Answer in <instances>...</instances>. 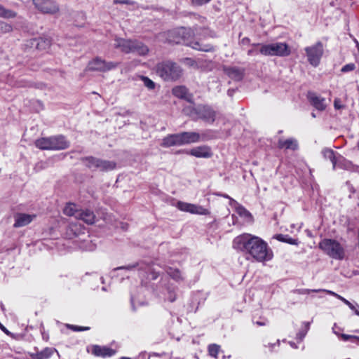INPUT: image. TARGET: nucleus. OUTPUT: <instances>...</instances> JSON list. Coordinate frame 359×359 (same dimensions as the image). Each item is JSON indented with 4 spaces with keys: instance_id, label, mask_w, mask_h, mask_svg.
Listing matches in <instances>:
<instances>
[{
    "instance_id": "nucleus-21",
    "label": "nucleus",
    "mask_w": 359,
    "mask_h": 359,
    "mask_svg": "<svg viewBox=\"0 0 359 359\" xmlns=\"http://www.w3.org/2000/svg\"><path fill=\"white\" fill-rule=\"evenodd\" d=\"M224 72L230 78L236 81L241 80L243 76V71L237 67H226Z\"/></svg>"
},
{
    "instance_id": "nucleus-10",
    "label": "nucleus",
    "mask_w": 359,
    "mask_h": 359,
    "mask_svg": "<svg viewBox=\"0 0 359 359\" xmlns=\"http://www.w3.org/2000/svg\"><path fill=\"white\" fill-rule=\"evenodd\" d=\"M35 8L43 14L55 15L59 13L60 6L54 0H32Z\"/></svg>"
},
{
    "instance_id": "nucleus-20",
    "label": "nucleus",
    "mask_w": 359,
    "mask_h": 359,
    "mask_svg": "<svg viewBox=\"0 0 359 359\" xmlns=\"http://www.w3.org/2000/svg\"><path fill=\"white\" fill-rule=\"evenodd\" d=\"M337 168H341L349 170L358 171L359 167L354 165L351 161L345 159L344 157L339 156L337 160Z\"/></svg>"
},
{
    "instance_id": "nucleus-19",
    "label": "nucleus",
    "mask_w": 359,
    "mask_h": 359,
    "mask_svg": "<svg viewBox=\"0 0 359 359\" xmlns=\"http://www.w3.org/2000/svg\"><path fill=\"white\" fill-rule=\"evenodd\" d=\"M95 218L94 213L88 210H81L80 212L76 215V219L82 220L88 224H93Z\"/></svg>"
},
{
    "instance_id": "nucleus-23",
    "label": "nucleus",
    "mask_w": 359,
    "mask_h": 359,
    "mask_svg": "<svg viewBox=\"0 0 359 359\" xmlns=\"http://www.w3.org/2000/svg\"><path fill=\"white\" fill-rule=\"evenodd\" d=\"M93 352L95 355L102 357L111 356L114 354V351L111 348L100 346H93Z\"/></svg>"
},
{
    "instance_id": "nucleus-53",
    "label": "nucleus",
    "mask_w": 359,
    "mask_h": 359,
    "mask_svg": "<svg viewBox=\"0 0 359 359\" xmlns=\"http://www.w3.org/2000/svg\"><path fill=\"white\" fill-rule=\"evenodd\" d=\"M157 277H158L157 274H156V273H153V274H152V277H151V278H152V279H156Z\"/></svg>"
},
{
    "instance_id": "nucleus-37",
    "label": "nucleus",
    "mask_w": 359,
    "mask_h": 359,
    "mask_svg": "<svg viewBox=\"0 0 359 359\" xmlns=\"http://www.w3.org/2000/svg\"><path fill=\"white\" fill-rule=\"evenodd\" d=\"M316 291L317 292H325L326 294L332 295V296L337 297V299H340L341 301H342L344 304H345V302L347 300L345 298H344L343 297H341V295H339V294H337L334 292H332L331 290H325V289H318Z\"/></svg>"
},
{
    "instance_id": "nucleus-40",
    "label": "nucleus",
    "mask_w": 359,
    "mask_h": 359,
    "mask_svg": "<svg viewBox=\"0 0 359 359\" xmlns=\"http://www.w3.org/2000/svg\"><path fill=\"white\" fill-rule=\"evenodd\" d=\"M172 135V139H173V142L175 144V146L183 145L181 133H177V134H173Z\"/></svg>"
},
{
    "instance_id": "nucleus-36",
    "label": "nucleus",
    "mask_w": 359,
    "mask_h": 359,
    "mask_svg": "<svg viewBox=\"0 0 359 359\" xmlns=\"http://www.w3.org/2000/svg\"><path fill=\"white\" fill-rule=\"evenodd\" d=\"M141 80L142 81L144 85L149 89H154L155 87V83L150 79L146 76H141Z\"/></svg>"
},
{
    "instance_id": "nucleus-28",
    "label": "nucleus",
    "mask_w": 359,
    "mask_h": 359,
    "mask_svg": "<svg viewBox=\"0 0 359 359\" xmlns=\"http://www.w3.org/2000/svg\"><path fill=\"white\" fill-rule=\"evenodd\" d=\"M81 210L77 209V206L74 203H68L64 208V214L67 216H74L76 219V215L80 212Z\"/></svg>"
},
{
    "instance_id": "nucleus-45",
    "label": "nucleus",
    "mask_w": 359,
    "mask_h": 359,
    "mask_svg": "<svg viewBox=\"0 0 359 359\" xmlns=\"http://www.w3.org/2000/svg\"><path fill=\"white\" fill-rule=\"evenodd\" d=\"M210 1V0H192V2L194 5L201 6L208 3Z\"/></svg>"
},
{
    "instance_id": "nucleus-17",
    "label": "nucleus",
    "mask_w": 359,
    "mask_h": 359,
    "mask_svg": "<svg viewBox=\"0 0 359 359\" xmlns=\"http://www.w3.org/2000/svg\"><path fill=\"white\" fill-rule=\"evenodd\" d=\"M51 144L52 150L65 149H67L69 145V142L65 140V137L61 135L52 137Z\"/></svg>"
},
{
    "instance_id": "nucleus-29",
    "label": "nucleus",
    "mask_w": 359,
    "mask_h": 359,
    "mask_svg": "<svg viewBox=\"0 0 359 359\" xmlns=\"http://www.w3.org/2000/svg\"><path fill=\"white\" fill-rule=\"evenodd\" d=\"M273 238L279 241L287 243L291 245H297L299 244V241L297 239H294L289 237L288 236H285L283 234H276L273 236Z\"/></svg>"
},
{
    "instance_id": "nucleus-34",
    "label": "nucleus",
    "mask_w": 359,
    "mask_h": 359,
    "mask_svg": "<svg viewBox=\"0 0 359 359\" xmlns=\"http://www.w3.org/2000/svg\"><path fill=\"white\" fill-rule=\"evenodd\" d=\"M12 30H13L12 25L5 22L0 21V33H1V34L9 33V32H12Z\"/></svg>"
},
{
    "instance_id": "nucleus-50",
    "label": "nucleus",
    "mask_w": 359,
    "mask_h": 359,
    "mask_svg": "<svg viewBox=\"0 0 359 359\" xmlns=\"http://www.w3.org/2000/svg\"><path fill=\"white\" fill-rule=\"evenodd\" d=\"M345 304H346L351 309H353V304L351 303L349 301L346 300Z\"/></svg>"
},
{
    "instance_id": "nucleus-11",
    "label": "nucleus",
    "mask_w": 359,
    "mask_h": 359,
    "mask_svg": "<svg viewBox=\"0 0 359 359\" xmlns=\"http://www.w3.org/2000/svg\"><path fill=\"white\" fill-rule=\"evenodd\" d=\"M176 207L181 211L196 214L200 215H207L210 214L209 210L201 205L178 201Z\"/></svg>"
},
{
    "instance_id": "nucleus-8",
    "label": "nucleus",
    "mask_w": 359,
    "mask_h": 359,
    "mask_svg": "<svg viewBox=\"0 0 359 359\" xmlns=\"http://www.w3.org/2000/svg\"><path fill=\"white\" fill-rule=\"evenodd\" d=\"M83 162L87 167L92 170L109 171L116 168V163L114 161L101 160L92 156L84 158Z\"/></svg>"
},
{
    "instance_id": "nucleus-2",
    "label": "nucleus",
    "mask_w": 359,
    "mask_h": 359,
    "mask_svg": "<svg viewBox=\"0 0 359 359\" xmlns=\"http://www.w3.org/2000/svg\"><path fill=\"white\" fill-rule=\"evenodd\" d=\"M189 30L185 28H180L172 31H169L159 35V39H165L168 43H184L191 46L192 48L201 51H211L212 46L208 44H202L199 41H189L187 35L189 34Z\"/></svg>"
},
{
    "instance_id": "nucleus-4",
    "label": "nucleus",
    "mask_w": 359,
    "mask_h": 359,
    "mask_svg": "<svg viewBox=\"0 0 359 359\" xmlns=\"http://www.w3.org/2000/svg\"><path fill=\"white\" fill-rule=\"evenodd\" d=\"M114 46L116 48H120L121 51L126 53L136 52L140 55H145L149 52L147 46L138 41L118 38L115 40Z\"/></svg>"
},
{
    "instance_id": "nucleus-38",
    "label": "nucleus",
    "mask_w": 359,
    "mask_h": 359,
    "mask_svg": "<svg viewBox=\"0 0 359 359\" xmlns=\"http://www.w3.org/2000/svg\"><path fill=\"white\" fill-rule=\"evenodd\" d=\"M208 351L211 356L216 358L219 351V346L216 344L210 345L208 347Z\"/></svg>"
},
{
    "instance_id": "nucleus-26",
    "label": "nucleus",
    "mask_w": 359,
    "mask_h": 359,
    "mask_svg": "<svg viewBox=\"0 0 359 359\" xmlns=\"http://www.w3.org/2000/svg\"><path fill=\"white\" fill-rule=\"evenodd\" d=\"M322 154L325 158L329 159L332 162L333 169H336L337 166V160L338 156L334 154V151L330 149H325L322 151Z\"/></svg>"
},
{
    "instance_id": "nucleus-31",
    "label": "nucleus",
    "mask_w": 359,
    "mask_h": 359,
    "mask_svg": "<svg viewBox=\"0 0 359 359\" xmlns=\"http://www.w3.org/2000/svg\"><path fill=\"white\" fill-rule=\"evenodd\" d=\"M16 16V13L9 10L6 9L3 6L0 4V17L4 18H13Z\"/></svg>"
},
{
    "instance_id": "nucleus-12",
    "label": "nucleus",
    "mask_w": 359,
    "mask_h": 359,
    "mask_svg": "<svg viewBox=\"0 0 359 359\" xmlns=\"http://www.w3.org/2000/svg\"><path fill=\"white\" fill-rule=\"evenodd\" d=\"M117 65V63L106 62L101 58L96 57L88 63V69L93 71L107 72L116 68Z\"/></svg>"
},
{
    "instance_id": "nucleus-9",
    "label": "nucleus",
    "mask_w": 359,
    "mask_h": 359,
    "mask_svg": "<svg viewBox=\"0 0 359 359\" xmlns=\"http://www.w3.org/2000/svg\"><path fill=\"white\" fill-rule=\"evenodd\" d=\"M304 50L310 65L315 67L318 66L323 54V43L318 42L311 46L306 47Z\"/></svg>"
},
{
    "instance_id": "nucleus-52",
    "label": "nucleus",
    "mask_w": 359,
    "mask_h": 359,
    "mask_svg": "<svg viewBox=\"0 0 359 359\" xmlns=\"http://www.w3.org/2000/svg\"><path fill=\"white\" fill-rule=\"evenodd\" d=\"M289 344L290 346L293 348H297V346L296 345L295 343L292 342V341H290L289 342Z\"/></svg>"
},
{
    "instance_id": "nucleus-24",
    "label": "nucleus",
    "mask_w": 359,
    "mask_h": 359,
    "mask_svg": "<svg viewBox=\"0 0 359 359\" xmlns=\"http://www.w3.org/2000/svg\"><path fill=\"white\" fill-rule=\"evenodd\" d=\"M172 93L175 96L183 98L189 102H191V95L188 93L187 88L184 86H177L172 89Z\"/></svg>"
},
{
    "instance_id": "nucleus-1",
    "label": "nucleus",
    "mask_w": 359,
    "mask_h": 359,
    "mask_svg": "<svg viewBox=\"0 0 359 359\" xmlns=\"http://www.w3.org/2000/svg\"><path fill=\"white\" fill-rule=\"evenodd\" d=\"M233 247L259 262L269 261L273 257V252L266 242L250 233L236 237L233 241Z\"/></svg>"
},
{
    "instance_id": "nucleus-33",
    "label": "nucleus",
    "mask_w": 359,
    "mask_h": 359,
    "mask_svg": "<svg viewBox=\"0 0 359 359\" xmlns=\"http://www.w3.org/2000/svg\"><path fill=\"white\" fill-rule=\"evenodd\" d=\"M339 337L344 341H350L352 343L359 344V337L346 334H341Z\"/></svg>"
},
{
    "instance_id": "nucleus-27",
    "label": "nucleus",
    "mask_w": 359,
    "mask_h": 359,
    "mask_svg": "<svg viewBox=\"0 0 359 359\" xmlns=\"http://www.w3.org/2000/svg\"><path fill=\"white\" fill-rule=\"evenodd\" d=\"M52 137L48 138H40L35 142L36 147L40 149H51Z\"/></svg>"
},
{
    "instance_id": "nucleus-46",
    "label": "nucleus",
    "mask_w": 359,
    "mask_h": 359,
    "mask_svg": "<svg viewBox=\"0 0 359 359\" xmlns=\"http://www.w3.org/2000/svg\"><path fill=\"white\" fill-rule=\"evenodd\" d=\"M334 106L335 109H341L343 107L341 102V100L339 99H335L334 100Z\"/></svg>"
},
{
    "instance_id": "nucleus-5",
    "label": "nucleus",
    "mask_w": 359,
    "mask_h": 359,
    "mask_svg": "<svg viewBox=\"0 0 359 359\" xmlns=\"http://www.w3.org/2000/svg\"><path fill=\"white\" fill-rule=\"evenodd\" d=\"M319 248L328 256L335 259H342L345 256L344 247L333 239H323L319 243Z\"/></svg>"
},
{
    "instance_id": "nucleus-14",
    "label": "nucleus",
    "mask_w": 359,
    "mask_h": 359,
    "mask_svg": "<svg viewBox=\"0 0 359 359\" xmlns=\"http://www.w3.org/2000/svg\"><path fill=\"white\" fill-rule=\"evenodd\" d=\"M224 197L229 198V205L235 209L237 214L245 219L247 222L252 221V217L251 214L243 206L238 204L235 200L229 198L228 196H224Z\"/></svg>"
},
{
    "instance_id": "nucleus-6",
    "label": "nucleus",
    "mask_w": 359,
    "mask_h": 359,
    "mask_svg": "<svg viewBox=\"0 0 359 359\" xmlns=\"http://www.w3.org/2000/svg\"><path fill=\"white\" fill-rule=\"evenodd\" d=\"M156 72L165 81L177 79L181 75V69L175 63L167 61L156 67Z\"/></svg>"
},
{
    "instance_id": "nucleus-15",
    "label": "nucleus",
    "mask_w": 359,
    "mask_h": 359,
    "mask_svg": "<svg viewBox=\"0 0 359 359\" xmlns=\"http://www.w3.org/2000/svg\"><path fill=\"white\" fill-rule=\"evenodd\" d=\"M182 143L184 144H189L196 143L200 141H203L205 138L196 132H183L181 133Z\"/></svg>"
},
{
    "instance_id": "nucleus-47",
    "label": "nucleus",
    "mask_w": 359,
    "mask_h": 359,
    "mask_svg": "<svg viewBox=\"0 0 359 359\" xmlns=\"http://www.w3.org/2000/svg\"><path fill=\"white\" fill-rule=\"evenodd\" d=\"M316 290H309V289H302V290H300L299 293V294H309L311 292H318L317 291H315Z\"/></svg>"
},
{
    "instance_id": "nucleus-32",
    "label": "nucleus",
    "mask_w": 359,
    "mask_h": 359,
    "mask_svg": "<svg viewBox=\"0 0 359 359\" xmlns=\"http://www.w3.org/2000/svg\"><path fill=\"white\" fill-rule=\"evenodd\" d=\"M163 297L165 300L173 302L176 299V293L174 290L168 287L165 290Z\"/></svg>"
},
{
    "instance_id": "nucleus-51",
    "label": "nucleus",
    "mask_w": 359,
    "mask_h": 359,
    "mask_svg": "<svg viewBox=\"0 0 359 359\" xmlns=\"http://www.w3.org/2000/svg\"><path fill=\"white\" fill-rule=\"evenodd\" d=\"M356 307H359L358 305H353V309H352L355 313V314L358 315L359 316V311L356 309Z\"/></svg>"
},
{
    "instance_id": "nucleus-25",
    "label": "nucleus",
    "mask_w": 359,
    "mask_h": 359,
    "mask_svg": "<svg viewBox=\"0 0 359 359\" xmlns=\"http://www.w3.org/2000/svg\"><path fill=\"white\" fill-rule=\"evenodd\" d=\"M278 147L282 149L294 150L297 148V143L295 140L292 138L287 140L280 139L278 141Z\"/></svg>"
},
{
    "instance_id": "nucleus-48",
    "label": "nucleus",
    "mask_w": 359,
    "mask_h": 359,
    "mask_svg": "<svg viewBox=\"0 0 359 359\" xmlns=\"http://www.w3.org/2000/svg\"><path fill=\"white\" fill-rule=\"evenodd\" d=\"M306 334V332H299V333L297 334V339L302 341L304 339V337H305Z\"/></svg>"
},
{
    "instance_id": "nucleus-56",
    "label": "nucleus",
    "mask_w": 359,
    "mask_h": 359,
    "mask_svg": "<svg viewBox=\"0 0 359 359\" xmlns=\"http://www.w3.org/2000/svg\"><path fill=\"white\" fill-rule=\"evenodd\" d=\"M121 359H130V358H127V357H122Z\"/></svg>"
},
{
    "instance_id": "nucleus-43",
    "label": "nucleus",
    "mask_w": 359,
    "mask_h": 359,
    "mask_svg": "<svg viewBox=\"0 0 359 359\" xmlns=\"http://www.w3.org/2000/svg\"><path fill=\"white\" fill-rule=\"evenodd\" d=\"M355 68V65L353 63H349V64H347V65H344L341 68V71L342 72H351V71L354 70Z\"/></svg>"
},
{
    "instance_id": "nucleus-30",
    "label": "nucleus",
    "mask_w": 359,
    "mask_h": 359,
    "mask_svg": "<svg viewBox=\"0 0 359 359\" xmlns=\"http://www.w3.org/2000/svg\"><path fill=\"white\" fill-rule=\"evenodd\" d=\"M167 273L173 280H175L176 281H180V280H183V277L182 276L181 272L177 269H173V268L170 267L167 269Z\"/></svg>"
},
{
    "instance_id": "nucleus-39",
    "label": "nucleus",
    "mask_w": 359,
    "mask_h": 359,
    "mask_svg": "<svg viewBox=\"0 0 359 359\" xmlns=\"http://www.w3.org/2000/svg\"><path fill=\"white\" fill-rule=\"evenodd\" d=\"M135 267V265H129L127 266H121L115 269V271H123L122 274L128 276V273L130 271H132Z\"/></svg>"
},
{
    "instance_id": "nucleus-55",
    "label": "nucleus",
    "mask_w": 359,
    "mask_h": 359,
    "mask_svg": "<svg viewBox=\"0 0 359 359\" xmlns=\"http://www.w3.org/2000/svg\"><path fill=\"white\" fill-rule=\"evenodd\" d=\"M122 3L128 4V0H125V1H122Z\"/></svg>"
},
{
    "instance_id": "nucleus-41",
    "label": "nucleus",
    "mask_w": 359,
    "mask_h": 359,
    "mask_svg": "<svg viewBox=\"0 0 359 359\" xmlns=\"http://www.w3.org/2000/svg\"><path fill=\"white\" fill-rule=\"evenodd\" d=\"M50 46V41L48 39H41L40 41L38 43V46L39 48H46Z\"/></svg>"
},
{
    "instance_id": "nucleus-44",
    "label": "nucleus",
    "mask_w": 359,
    "mask_h": 359,
    "mask_svg": "<svg viewBox=\"0 0 359 359\" xmlns=\"http://www.w3.org/2000/svg\"><path fill=\"white\" fill-rule=\"evenodd\" d=\"M279 345H280V341L277 340L276 342H275L273 344L268 343V344H265L264 346L266 347H268L270 351H273V349L276 346H279Z\"/></svg>"
},
{
    "instance_id": "nucleus-18",
    "label": "nucleus",
    "mask_w": 359,
    "mask_h": 359,
    "mask_svg": "<svg viewBox=\"0 0 359 359\" xmlns=\"http://www.w3.org/2000/svg\"><path fill=\"white\" fill-rule=\"evenodd\" d=\"M309 99L311 104L318 110H324L326 107L325 100L315 93H310Z\"/></svg>"
},
{
    "instance_id": "nucleus-7",
    "label": "nucleus",
    "mask_w": 359,
    "mask_h": 359,
    "mask_svg": "<svg viewBox=\"0 0 359 359\" xmlns=\"http://www.w3.org/2000/svg\"><path fill=\"white\" fill-rule=\"evenodd\" d=\"M260 53L264 55L287 56L290 54V48L285 43H273L261 46Z\"/></svg>"
},
{
    "instance_id": "nucleus-54",
    "label": "nucleus",
    "mask_w": 359,
    "mask_h": 359,
    "mask_svg": "<svg viewBox=\"0 0 359 359\" xmlns=\"http://www.w3.org/2000/svg\"><path fill=\"white\" fill-rule=\"evenodd\" d=\"M0 327H1V329L2 330H4V332H6V328H5L4 326H2V325H0Z\"/></svg>"
},
{
    "instance_id": "nucleus-49",
    "label": "nucleus",
    "mask_w": 359,
    "mask_h": 359,
    "mask_svg": "<svg viewBox=\"0 0 359 359\" xmlns=\"http://www.w3.org/2000/svg\"><path fill=\"white\" fill-rule=\"evenodd\" d=\"M72 329L75 331L86 330L88 327L72 326Z\"/></svg>"
},
{
    "instance_id": "nucleus-16",
    "label": "nucleus",
    "mask_w": 359,
    "mask_h": 359,
    "mask_svg": "<svg viewBox=\"0 0 359 359\" xmlns=\"http://www.w3.org/2000/svg\"><path fill=\"white\" fill-rule=\"evenodd\" d=\"M35 217L34 215H29V214H18L15 216V227H21L27 225L29 224L33 219Z\"/></svg>"
},
{
    "instance_id": "nucleus-13",
    "label": "nucleus",
    "mask_w": 359,
    "mask_h": 359,
    "mask_svg": "<svg viewBox=\"0 0 359 359\" xmlns=\"http://www.w3.org/2000/svg\"><path fill=\"white\" fill-rule=\"evenodd\" d=\"M187 153L196 158H208L212 156V152L210 147L207 145L194 147L189 150Z\"/></svg>"
},
{
    "instance_id": "nucleus-22",
    "label": "nucleus",
    "mask_w": 359,
    "mask_h": 359,
    "mask_svg": "<svg viewBox=\"0 0 359 359\" xmlns=\"http://www.w3.org/2000/svg\"><path fill=\"white\" fill-rule=\"evenodd\" d=\"M56 350L53 348H45L40 351H36L32 354V358L34 359H48Z\"/></svg>"
},
{
    "instance_id": "nucleus-35",
    "label": "nucleus",
    "mask_w": 359,
    "mask_h": 359,
    "mask_svg": "<svg viewBox=\"0 0 359 359\" xmlns=\"http://www.w3.org/2000/svg\"><path fill=\"white\" fill-rule=\"evenodd\" d=\"M161 145L164 147H170L175 146V144L173 142L172 135H170L167 137H164L162 140Z\"/></svg>"
},
{
    "instance_id": "nucleus-42",
    "label": "nucleus",
    "mask_w": 359,
    "mask_h": 359,
    "mask_svg": "<svg viewBox=\"0 0 359 359\" xmlns=\"http://www.w3.org/2000/svg\"><path fill=\"white\" fill-rule=\"evenodd\" d=\"M252 322L254 324L258 326H264L268 323L267 320L265 318H261L260 320H256L255 316L252 318Z\"/></svg>"
},
{
    "instance_id": "nucleus-57",
    "label": "nucleus",
    "mask_w": 359,
    "mask_h": 359,
    "mask_svg": "<svg viewBox=\"0 0 359 359\" xmlns=\"http://www.w3.org/2000/svg\"><path fill=\"white\" fill-rule=\"evenodd\" d=\"M252 50H249V51H248V55H251V54H252Z\"/></svg>"
},
{
    "instance_id": "nucleus-3",
    "label": "nucleus",
    "mask_w": 359,
    "mask_h": 359,
    "mask_svg": "<svg viewBox=\"0 0 359 359\" xmlns=\"http://www.w3.org/2000/svg\"><path fill=\"white\" fill-rule=\"evenodd\" d=\"M184 113L193 119H202L206 122L212 123L215 119L216 112L210 107L198 105L196 107H187Z\"/></svg>"
}]
</instances>
